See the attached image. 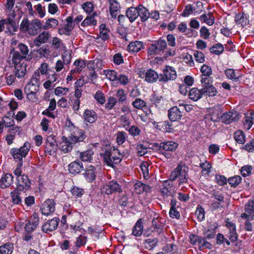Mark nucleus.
Here are the masks:
<instances>
[{
  "label": "nucleus",
  "mask_w": 254,
  "mask_h": 254,
  "mask_svg": "<svg viewBox=\"0 0 254 254\" xmlns=\"http://www.w3.org/2000/svg\"><path fill=\"white\" fill-rule=\"evenodd\" d=\"M235 141L239 144H244L245 142V136L242 130H238L234 134Z\"/></svg>",
  "instance_id": "obj_50"
},
{
  "label": "nucleus",
  "mask_w": 254,
  "mask_h": 254,
  "mask_svg": "<svg viewBox=\"0 0 254 254\" xmlns=\"http://www.w3.org/2000/svg\"><path fill=\"white\" fill-rule=\"evenodd\" d=\"M58 148V144L45 143V152L49 155L55 153Z\"/></svg>",
  "instance_id": "obj_45"
},
{
  "label": "nucleus",
  "mask_w": 254,
  "mask_h": 254,
  "mask_svg": "<svg viewBox=\"0 0 254 254\" xmlns=\"http://www.w3.org/2000/svg\"><path fill=\"white\" fill-rule=\"evenodd\" d=\"M84 120L89 123H93L96 121L98 118L97 114L96 112L90 109H86L83 114Z\"/></svg>",
  "instance_id": "obj_24"
},
{
  "label": "nucleus",
  "mask_w": 254,
  "mask_h": 254,
  "mask_svg": "<svg viewBox=\"0 0 254 254\" xmlns=\"http://www.w3.org/2000/svg\"><path fill=\"white\" fill-rule=\"evenodd\" d=\"M68 169L70 173L73 175L79 174L83 170L82 163L78 160H76L68 166Z\"/></svg>",
  "instance_id": "obj_15"
},
{
  "label": "nucleus",
  "mask_w": 254,
  "mask_h": 254,
  "mask_svg": "<svg viewBox=\"0 0 254 254\" xmlns=\"http://www.w3.org/2000/svg\"><path fill=\"white\" fill-rule=\"evenodd\" d=\"M213 79L211 75L208 76H201L200 82L202 84V87L212 85Z\"/></svg>",
  "instance_id": "obj_59"
},
{
  "label": "nucleus",
  "mask_w": 254,
  "mask_h": 254,
  "mask_svg": "<svg viewBox=\"0 0 254 254\" xmlns=\"http://www.w3.org/2000/svg\"><path fill=\"white\" fill-rule=\"evenodd\" d=\"M127 133L125 131H118L117 133V142L119 145H121L123 144L126 140L127 137Z\"/></svg>",
  "instance_id": "obj_57"
},
{
  "label": "nucleus",
  "mask_w": 254,
  "mask_h": 254,
  "mask_svg": "<svg viewBox=\"0 0 254 254\" xmlns=\"http://www.w3.org/2000/svg\"><path fill=\"white\" fill-rule=\"evenodd\" d=\"M200 71L202 73L201 76L211 75L212 73V70L210 66L204 64L200 68Z\"/></svg>",
  "instance_id": "obj_61"
},
{
  "label": "nucleus",
  "mask_w": 254,
  "mask_h": 254,
  "mask_svg": "<svg viewBox=\"0 0 254 254\" xmlns=\"http://www.w3.org/2000/svg\"><path fill=\"white\" fill-rule=\"evenodd\" d=\"M85 138V134L81 130L77 132H73L68 138L65 136L62 138L59 147L64 153H67L72 150L73 144L83 141Z\"/></svg>",
  "instance_id": "obj_2"
},
{
  "label": "nucleus",
  "mask_w": 254,
  "mask_h": 254,
  "mask_svg": "<svg viewBox=\"0 0 254 254\" xmlns=\"http://www.w3.org/2000/svg\"><path fill=\"white\" fill-rule=\"evenodd\" d=\"M13 182V177L9 173L4 174L0 179V188L5 189L10 186Z\"/></svg>",
  "instance_id": "obj_18"
},
{
  "label": "nucleus",
  "mask_w": 254,
  "mask_h": 254,
  "mask_svg": "<svg viewBox=\"0 0 254 254\" xmlns=\"http://www.w3.org/2000/svg\"><path fill=\"white\" fill-rule=\"evenodd\" d=\"M41 211L42 214L49 215L55 211V203L53 199H48L42 205Z\"/></svg>",
  "instance_id": "obj_9"
},
{
  "label": "nucleus",
  "mask_w": 254,
  "mask_h": 254,
  "mask_svg": "<svg viewBox=\"0 0 254 254\" xmlns=\"http://www.w3.org/2000/svg\"><path fill=\"white\" fill-rule=\"evenodd\" d=\"M106 77L111 81H117L118 78V72L114 70H105Z\"/></svg>",
  "instance_id": "obj_52"
},
{
  "label": "nucleus",
  "mask_w": 254,
  "mask_h": 254,
  "mask_svg": "<svg viewBox=\"0 0 254 254\" xmlns=\"http://www.w3.org/2000/svg\"><path fill=\"white\" fill-rule=\"evenodd\" d=\"M242 181V178L240 176H235L230 177L228 180V182L232 187H236Z\"/></svg>",
  "instance_id": "obj_54"
},
{
  "label": "nucleus",
  "mask_w": 254,
  "mask_h": 254,
  "mask_svg": "<svg viewBox=\"0 0 254 254\" xmlns=\"http://www.w3.org/2000/svg\"><path fill=\"white\" fill-rule=\"evenodd\" d=\"M167 47V43L165 39L160 38L152 43L148 50V53L150 55L158 54Z\"/></svg>",
  "instance_id": "obj_5"
},
{
  "label": "nucleus",
  "mask_w": 254,
  "mask_h": 254,
  "mask_svg": "<svg viewBox=\"0 0 254 254\" xmlns=\"http://www.w3.org/2000/svg\"><path fill=\"white\" fill-rule=\"evenodd\" d=\"M225 74L228 78L235 81H238L242 77L239 72H236L234 69L231 68L226 69L225 70Z\"/></svg>",
  "instance_id": "obj_30"
},
{
  "label": "nucleus",
  "mask_w": 254,
  "mask_h": 254,
  "mask_svg": "<svg viewBox=\"0 0 254 254\" xmlns=\"http://www.w3.org/2000/svg\"><path fill=\"white\" fill-rule=\"evenodd\" d=\"M168 116L172 122L178 121L182 117V112L177 106H174L168 110Z\"/></svg>",
  "instance_id": "obj_16"
},
{
  "label": "nucleus",
  "mask_w": 254,
  "mask_h": 254,
  "mask_svg": "<svg viewBox=\"0 0 254 254\" xmlns=\"http://www.w3.org/2000/svg\"><path fill=\"white\" fill-rule=\"evenodd\" d=\"M94 98L100 104H103L105 102V97L101 91H97L94 95Z\"/></svg>",
  "instance_id": "obj_62"
},
{
  "label": "nucleus",
  "mask_w": 254,
  "mask_h": 254,
  "mask_svg": "<svg viewBox=\"0 0 254 254\" xmlns=\"http://www.w3.org/2000/svg\"><path fill=\"white\" fill-rule=\"evenodd\" d=\"M39 224V218L37 213L33 214L25 226V231L28 233L33 232Z\"/></svg>",
  "instance_id": "obj_12"
},
{
  "label": "nucleus",
  "mask_w": 254,
  "mask_h": 254,
  "mask_svg": "<svg viewBox=\"0 0 254 254\" xmlns=\"http://www.w3.org/2000/svg\"><path fill=\"white\" fill-rule=\"evenodd\" d=\"M198 243H197L196 246L198 247L200 250L205 249H210L212 247L211 244L206 240V239L200 237Z\"/></svg>",
  "instance_id": "obj_44"
},
{
  "label": "nucleus",
  "mask_w": 254,
  "mask_h": 254,
  "mask_svg": "<svg viewBox=\"0 0 254 254\" xmlns=\"http://www.w3.org/2000/svg\"><path fill=\"white\" fill-rule=\"evenodd\" d=\"M19 191H20L16 188L10 192L12 201L15 204H19L22 202V198L20 196L21 193Z\"/></svg>",
  "instance_id": "obj_38"
},
{
  "label": "nucleus",
  "mask_w": 254,
  "mask_h": 254,
  "mask_svg": "<svg viewBox=\"0 0 254 254\" xmlns=\"http://www.w3.org/2000/svg\"><path fill=\"white\" fill-rule=\"evenodd\" d=\"M16 187L17 190L24 192L31 188V182L27 175H22V177L16 178Z\"/></svg>",
  "instance_id": "obj_8"
},
{
  "label": "nucleus",
  "mask_w": 254,
  "mask_h": 254,
  "mask_svg": "<svg viewBox=\"0 0 254 254\" xmlns=\"http://www.w3.org/2000/svg\"><path fill=\"white\" fill-rule=\"evenodd\" d=\"M126 16L128 18L130 22H133L138 16L137 7H130L126 11Z\"/></svg>",
  "instance_id": "obj_32"
},
{
  "label": "nucleus",
  "mask_w": 254,
  "mask_h": 254,
  "mask_svg": "<svg viewBox=\"0 0 254 254\" xmlns=\"http://www.w3.org/2000/svg\"><path fill=\"white\" fill-rule=\"evenodd\" d=\"M65 24H64V27L65 29L67 32L71 34V31L74 27V22H73V16H69L65 19Z\"/></svg>",
  "instance_id": "obj_46"
},
{
  "label": "nucleus",
  "mask_w": 254,
  "mask_h": 254,
  "mask_svg": "<svg viewBox=\"0 0 254 254\" xmlns=\"http://www.w3.org/2000/svg\"><path fill=\"white\" fill-rule=\"evenodd\" d=\"M193 56L197 62L203 63L205 62L204 55L202 52L198 51H194L193 53Z\"/></svg>",
  "instance_id": "obj_64"
},
{
  "label": "nucleus",
  "mask_w": 254,
  "mask_h": 254,
  "mask_svg": "<svg viewBox=\"0 0 254 254\" xmlns=\"http://www.w3.org/2000/svg\"><path fill=\"white\" fill-rule=\"evenodd\" d=\"M140 75L141 77L145 78V81L150 83L156 82L159 79L157 72L152 69H148L145 72H142Z\"/></svg>",
  "instance_id": "obj_14"
},
{
  "label": "nucleus",
  "mask_w": 254,
  "mask_h": 254,
  "mask_svg": "<svg viewBox=\"0 0 254 254\" xmlns=\"http://www.w3.org/2000/svg\"><path fill=\"white\" fill-rule=\"evenodd\" d=\"M100 35L99 37L103 41L107 40L109 37V29L106 28V25L105 24H102L100 25L99 27Z\"/></svg>",
  "instance_id": "obj_37"
},
{
  "label": "nucleus",
  "mask_w": 254,
  "mask_h": 254,
  "mask_svg": "<svg viewBox=\"0 0 254 254\" xmlns=\"http://www.w3.org/2000/svg\"><path fill=\"white\" fill-rule=\"evenodd\" d=\"M254 120V112H251L245 116L244 125L247 129H249L252 127Z\"/></svg>",
  "instance_id": "obj_39"
},
{
  "label": "nucleus",
  "mask_w": 254,
  "mask_h": 254,
  "mask_svg": "<svg viewBox=\"0 0 254 254\" xmlns=\"http://www.w3.org/2000/svg\"><path fill=\"white\" fill-rule=\"evenodd\" d=\"M170 181H165L163 183V187L160 190V192L163 196L173 195V192L169 190L168 188V186H170Z\"/></svg>",
  "instance_id": "obj_42"
},
{
  "label": "nucleus",
  "mask_w": 254,
  "mask_h": 254,
  "mask_svg": "<svg viewBox=\"0 0 254 254\" xmlns=\"http://www.w3.org/2000/svg\"><path fill=\"white\" fill-rule=\"evenodd\" d=\"M50 37V33L47 31L41 33L33 41L35 46L39 47L42 44L47 43Z\"/></svg>",
  "instance_id": "obj_20"
},
{
  "label": "nucleus",
  "mask_w": 254,
  "mask_h": 254,
  "mask_svg": "<svg viewBox=\"0 0 254 254\" xmlns=\"http://www.w3.org/2000/svg\"><path fill=\"white\" fill-rule=\"evenodd\" d=\"M30 148L31 144L27 141L21 147L19 148H13L10 150V154L14 160L16 162H19L16 168L13 171L14 174L16 176V178H18V177L22 176L21 167L23 165V158H25L27 156Z\"/></svg>",
  "instance_id": "obj_1"
},
{
  "label": "nucleus",
  "mask_w": 254,
  "mask_h": 254,
  "mask_svg": "<svg viewBox=\"0 0 254 254\" xmlns=\"http://www.w3.org/2000/svg\"><path fill=\"white\" fill-rule=\"evenodd\" d=\"M13 251V245L12 243H7L0 246V254H11Z\"/></svg>",
  "instance_id": "obj_40"
},
{
  "label": "nucleus",
  "mask_w": 254,
  "mask_h": 254,
  "mask_svg": "<svg viewBox=\"0 0 254 254\" xmlns=\"http://www.w3.org/2000/svg\"><path fill=\"white\" fill-rule=\"evenodd\" d=\"M137 13L142 22L146 21L150 16L149 10L142 5H139L137 7Z\"/></svg>",
  "instance_id": "obj_28"
},
{
  "label": "nucleus",
  "mask_w": 254,
  "mask_h": 254,
  "mask_svg": "<svg viewBox=\"0 0 254 254\" xmlns=\"http://www.w3.org/2000/svg\"><path fill=\"white\" fill-rule=\"evenodd\" d=\"M163 250L165 253L168 254L176 253L178 251V246L174 244H168L164 247Z\"/></svg>",
  "instance_id": "obj_55"
},
{
  "label": "nucleus",
  "mask_w": 254,
  "mask_h": 254,
  "mask_svg": "<svg viewBox=\"0 0 254 254\" xmlns=\"http://www.w3.org/2000/svg\"><path fill=\"white\" fill-rule=\"evenodd\" d=\"M116 97L118 98L117 101L120 103H124L126 101L127 99V94L125 93V91L123 89H119L116 94Z\"/></svg>",
  "instance_id": "obj_53"
},
{
  "label": "nucleus",
  "mask_w": 254,
  "mask_h": 254,
  "mask_svg": "<svg viewBox=\"0 0 254 254\" xmlns=\"http://www.w3.org/2000/svg\"><path fill=\"white\" fill-rule=\"evenodd\" d=\"M59 221V218L55 217L45 222L42 227L43 232L48 233L56 230L58 226Z\"/></svg>",
  "instance_id": "obj_13"
},
{
  "label": "nucleus",
  "mask_w": 254,
  "mask_h": 254,
  "mask_svg": "<svg viewBox=\"0 0 254 254\" xmlns=\"http://www.w3.org/2000/svg\"><path fill=\"white\" fill-rule=\"evenodd\" d=\"M93 155V151L92 150H88L80 152L79 158L83 161L90 162L92 159Z\"/></svg>",
  "instance_id": "obj_43"
},
{
  "label": "nucleus",
  "mask_w": 254,
  "mask_h": 254,
  "mask_svg": "<svg viewBox=\"0 0 254 254\" xmlns=\"http://www.w3.org/2000/svg\"><path fill=\"white\" fill-rule=\"evenodd\" d=\"M143 43L139 41H135L130 42L128 47V50L129 52L137 53L144 48Z\"/></svg>",
  "instance_id": "obj_25"
},
{
  "label": "nucleus",
  "mask_w": 254,
  "mask_h": 254,
  "mask_svg": "<svg viewBox=\"0 0 254 254\" xmlns=\"http://www.w3.org/2000/svg\"><path fill=\"white\" fill-rule=\"evenodd\" d=\"M143 224L141 219H139L132 228V234L136 237L140 236L143 232Z\"/></svg>",
  "instance_id": "obj_36"
},
{
  "label": "nucleus",
  "mask_w": 254,
  "mask_h": 254,
  "mask_svg": "<svg viewBox=\"0 0 254 254\" xmlns=\"http://www.w3.org/2000/svg\"><path fill=\"white\" fill-rule=\"evenodd\" d=\"M239 114L236 111L225 112L221 116V122L226 125L230 124L239 120Z\"/></svg>",
  "instance_id": "obj_10"
},
{
  "label": "nucleus",
  "mask_w": 254,
  "mask_h": 254,
  "mask_svg": "<svg viewBox=\"0 0 254 254\" xmlns=\"http://www.w3.org/2000/svg\"><path fill=\"white\" fill-rule=\"evenodd\" d=\"M58 20L55 18H49L47 20L46 23L44 25H43V29H48L50 28H55L58 25Z\"/></svg>",
  "instance_id": "obj_48"
},
{
  "label": "nucleus",
  "mask_w": 254,
  "mask_h": 254,
  "mask_svg": "<svg viewBox=\"0 0 254 254\" xmlns=\"http://www.w3.org/2000/svg\"><path fill=\"white\" fill-rule=\"evenodd\" d=\"M131 104L134 108L139 110H142L144 108L147 107L146 103L140 98H136Z\"/></svg>",
  "instance_id": "obj_47"
},
{
  "label": "nucleus",
  "mask_w": 254,
  "mask_h": 254,
  "mask_svg": "<svg viewBox=\"0 0 254 254\" xmlns=\"http://www.w3.org/2000/svg\"><path fill=\"white\" fill-rule=\"evenodd\" d=\"M202 88L198 89L197 88H192L189 91V97L193 101H197L201 99L203 96V93L201 92Z\"/></svg>",
  "instance_id": "obj_26"
},
{
  "label": "nucleus",
  "mask_w": 254,
  "mask_h": 254,
  "mask_svg": "<svg viewBox=\"0 0 254 254\" xmlns=\"http://www.w3.org/2000/svg\"><path fill=\"white\" fill-rule=\"evenodd\" d=\"M101 154L103 155L104 162L108 166L112 167L114 164L119 163L123 157L119 150L114 147H107L104 152Z\"/></svg>",
  "instance_id": "obj_4"
},
{
  "label": "nucleus",
  "mask_w": 254,
  "mask_h": 254,
  "mask_svg": "<svg viewBox=\"0 0 254 254\" xmlns=\"http://www.w3.org/2000/svg\"><path fill=\"white\" fill-rule=\"evenodd\" d=\"M189 176L188 174V168L186 167L184 171H182V174L179 179V186H181L188 183Z\"/></svg>",
  "instance_id": "obj_49"
},
{
  "label": "nucleus",
  "mask_w": 254,
  "mask_h": 254,
  "mask_svg": "<svg viewBox=\"0 0 254 254\" xmlns=\"http://www.w3.org/2000/svg\"><path fill=\"white\" fill-rule=\"evenodd\" d=\"M126 130H127L129 134L132 136L139 135L141 133V130L138 127L135 126H132L130 127H129L127 128H126Z\"/></svg>",
  "instance_id": "obj_58"
},
{
  "label": "nucleus",
  "mask_w": 254,
  "mask_h": 254,
  "mask_svg": "<svg viewBox=\"0 0 254 254\" xmlns=\"http://www.w3.org/2000/svg\"><path fill=\"white\" fill-rule=\"evenodd\" d=\"M235 19L236 24H241L243 27L247 26L249 23V20L248 16L244 13L236 14Z\"/></svg>",
  "instance_id": "obj_31"
},
{
  "label": "nucleus",
  "mask_w": 254,
  "mask_h": 254,
  "mask_svg": "<svg viewBox=\"0 0 254 254\" xmlns=\"http://www.w3.org/2000/svg\"><path fill=\"white\" fill-rule=\"evenodd\" d=\"M83 175L88 182L92 183L96 179V168L90 165L86 169Z\"/></svg>",
  "instance_id": "obj_21"
},
{
  "label": "nucleus",
  "mask_w": 254,
  "mask_h": 254,
  "mask_svg": "<svg viewBox=\"0 0 254 254\" xmlns=\"http://www.w3.org/2000/svg\"><path fill=\"white\" fill-rule=\"evenodd\" d=\"M245 212L241 214V217L245 219L247 217L250 219H254V202L248 201L245 206Z\"/></svg>",
  "instance_id": "obj_17"
},
{
  "label": "nucleus",
  "mask_w": 254,
  "mask_h": 254,
  "mask_svg": "<svg viewBox=\"0 0 254 254\" xmlns=\"http://www.w3.org/2000/svg\"><path fill=\"white\" fill-rule=\"evenodd\" d=\"M102 192L107 194L122 191L121 185L116 181H111L104 185L101 189Z\"/></svg>",
  "instance_id": "obj_7"
},
{
  "label": "nucleus",
  "mask_w": 254,
  "mask_h": 254,
  "mask_svg": "<svg viewBox=\"0 0 254 254\" xmlns=\"http://www.w3.org/2000/svg\"><path fill=\"white\" fill-rule=\"evenodd\" d=\"M164 225L158 218H154L152 221V226L151 229L152 232L160 234L163 232Z\"/></svg>",
  "instance_id": "obj_27"
},
{
  "label": "nucleus",
  "mask_w": 254,
  "mask_h": 254,
  "mask_svg": "<svg viewBox=\"0 0 254 254\" xmlns=\"http://www.w3.org/2000/svg\"><path fill=\"white\" fill-rule=\"evenodd\" d=\"M154 146L159 148L160 152L164 151H173L178 147V144L176 142L172 141L161 142L160 144L155 143Z\"/></svg>",
  "instance_id": "obj_11"
},
{
  "label": "nucleus",
  "mask_w": 254,
  "mask_h": 254,
  "mask_svg": "<svg viewBox=\"0 0 254 254\" xmlns=\"http://www.w3.org/2000/svg\"><path fill=\"white\" fill-rule=\"evenodd\" d=\"M10 54H13L12 61L14 65L17 64H21V61L26 59L25 56L21 55L19 51H15L14 49L11 50Z\"/></svg>",
  "instance_id": "obj_34"
},
{
  "label": "nucleus",
  "mask_w": 254,
  "mask_h": 254,
  "mask_svg": "<svg viewBox=\"0 0 254 254\" xmlns=\"http://www.w3.org/2000/svg\"><path fill=\"white\" fill-rule=\"evenodd\" d=\"M224 50L223 46L221 44L217 43L210 49V51L213 54L219 55L223 53Z\"/></svg>",
  "instance_id": "obj_51"
},
{
  "label": "nucleus",
  "mask_w": 254,
  "mask_h": 254,
  "mask_svg": "<svg viewBox=\"0 0 254 254\" xmlns=\"http://www.w3.org/2000/svg\"><path fill=\"white\" fill-rule=\"evenodd\" d=\"M202 93L203 95H206L209 97H213L217 95V91L212 85L202 87Z\"/></svg>",
  "instance_id": "obj_33"
},
{
  "label": "nucleus",
  "mask_w": 254,
  "mask_h": 254,
  "mask_svg": "<svg viewBox=\"0 0 254 254\" xmlns=\"http://www.w3.org/2000/svg\"><path fill=\"white\" fill-rule=\"evenodd\" d=\"M109 2L110 14L112 18H116L121 8L120 4L116 0H109Z\"/></svg>",
  "instance_id": "obj_23"
},
{
  "label": "nucleus",
  "mask_w": 254,
  "mask_h": 254,
  "mask_svg": "<svg viewBox=\"0 0 254 254\" xmlns=\"http://www.w3.org/2000/svg\"><path fill=\"white\" fill-rule=\"evenodd\" d=\"M222 109L220 105L214 106L210 109L211 120L213 122H218L221 120Z\"/></svg>",
  "instance_id": "obj_19"
},
{
  "label": "nucleus",
  "mask_w": 254,
  "mask_h": 254,
  "mask_svg": "<svg viewBox=\"0 0 254 254\" xmlns=\"http://www.w3.org/2000/svg\"><path fill=\"white\" fill-rule=\"evenodd\" d=\"M185 167V166L178 165L177 167L171 172L170 175L169 181H174L176 180L177 179L179 178L182 174V171H184Z\"/></svg>",
  "instance_id": "obj_29"
},
{
  "label": "nucleus",
  "mask_w": 254,
  "mask_h": 254,
  "mask_svg": "<svg viewBox=\"0 0 254 254\" xmlns=\"http://www.w3.org/2000/svg\"><path fill=\"white\" fill-rule=\"evenodd\" d=\"M13 73L18 78L23 77L26 72V65L24 63L15 64Z\"/></svg>",
  "instance_id": "obj_22"
},
{
  "label": "nucleus",
  "mask_w": 254,
  "mask_h": 254,
  "mask_svg": "<svg viewBox=\"0 0 254 254\" xmlns=\"http://www.w3.org/2000/svg\"><path fill=\"white\" fill-rule=\"evenodd\" d=\"M72 194L75 197H80L84 193V190L83 189L80 188L78 187L74 186L70 190Z\"/></svg>",
  "instance_id": "obj_56"
},
{
  "label": "nucleus",
  "mask_w": 254,
  "mask_h": 254,
  "mask_svg": "<svg viewBox=\"0 0 254 254\" xmlns=\"http://www.w3.org/2000/svg\"><path fill=\"white\" fill-rule=\"evenodd\" d=\"M194 11L193 6L191 4H189L185 6L183 12L181 13V15L183 17H188L193 13Z\"/></svg>",
  "instance_id": "obj_63"
},
{
  "label": "nucleus",
  "mask_w": 254,
  "mask_h": 254,
  "mask_svg": "<svg viewBox=\"0 0 254 254\" xmlns=\"http://www.w3.org/2000/svg\"><path fill=\"white\" fill-rule=\"evenodd\" d=\"M204 213L205 212L204 209L201 206L198 205L196 210L195 211V215L197 216L199 221H202L204 219Z\"/></svg>",
  "instance_id": "obj_60"
},
{
  "label": "nucleus",
  "mask_w": 254,
  "mask_h": 254,
  "mask_svg": "<svg viewBox=\"0 0 254 254\" xmlns=\"http://www.w3.org/2000/svg\"><path fill=\"white\" fill-rule=\"evenodd\" d=\"M43 25L38 19H34L30 21L27 17H25L20 23L19 29L23 33L34 36L43 29Z\"/></svg>",
  "instance_id": "obj_3"
},
{
  "label": "nucleus",
  "mask_w": 254,
  "mask_h": 254,
  "mask_svg": "<svg viewBox=\"0 0 254 254\" xmlns=\"http://www.w3.org/2000/svg\"><path fill=\"white\" fill-rule=\"evenodd\" d=\"M163 74L160 75L159 81L166 83L169 80H174L177 78V72L172 66L166 65L163 70Z\"/></svg>",
  "instance_id": "obj_6"
},
{
  "label": "nucleus",
  "mask_w": 254,
  "mask_h": 254,
  "mask_svg": "<svg viewBox=\"0 0 254 254\" xmlns=\"http://www.w3.org/2000/svg\"><path fill=\"white\" fill-rule=\"evenodd\" d=\"M199 19L202 23H205L209 26L212 25L214 23V17L211 13L202 14Z\"/></svg>",
  "instance_id": "obj_35"
},
{
  "label": "nucleus",
  "mask_w": 254,
  "mask_h": 254,
  "mask_svg": "<svg viewBox=\"0 0 254 254\" xmlns=\"http://www.w3.org/2000/svg\"><path fill=\"white\" fill-rule=\"evenodd\" d=\"M97 20L93 18V16H87L81 22V26L82 27L95 26L97 25Z\"/></svg>",
  "instance_id": "obj_41"
}]
</instances>
